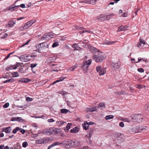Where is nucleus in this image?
<instances>
[{"label":"nucleus","instance_id":"1","mask_svg":"<svg viewBox=\"0 0 149 149\" xmlns=\"http://www.w3.org/2000/svg\"><path fill=\"white\" fill-rule=\"evenodd\" d=\"M143 118L142 115L135 114L132 116L131 120L133 122H140L143 119Z\"/></svg>","mask_w":149,"mask_h":149},{"label":"nucleus","instance_id":"2","mask_svg":"<svg viewBox=\"0 0 149 149\" xmlns=\"http://www.w3.org/2000/svg\"><path fill=\"white\" fill-rule=\"evenodd\" d=\"M92 58L96 62L99 63L102 62L103 60L105 59V56L104 55L99 54L97 55H94L92 56Z\"/></svg>","mask_w":149,"mask_h":149},{"label":"nucleus","instance_id":"3","mask_svg":"<svg viewBox=\"0 0 149 149\" xmlns=\"http://www.w3.org/2000/svg\"><path fill=\"white\" fill-rule=\"evenodd\" d=\"M96 70L100 76L104 75L106 72V68L102 67L100 65H97L96 67Z\"/></svg>","mask_w":149,"mask_h":149},{"label":"nucleus","instance_id":"4","mask_svg":"<svg viewBox=\"0 0 149 149\" xmlns=\"http://www.w3.org/2000/svg\"><path fill=\"white\" fill-rule=\"evenodd\" d=\"M91 62L92 60L89 59L84 63V65L82 66L84 72H86L88 71V66L90 65Z\"/></svg>","mask_w":149,"mask_h":149},{"label":"nucleus","instance_id":"5","mask_svg":"<svg viewBox=\"0 0 149 149\" xmlns=\"http://www.w3.org/2000/svg\"><path fill=\"white\" fill-rule=\"evenodd\" d=\"M113 15H100L96 17V18L97 19L100 20H109L111 18V16Z\"/></svg>","mask_w":149,"mask_h":149},{"label":"nucleus","instance_id":"6","mask_svg":"<svg viewBox=\"0 0 149 149\" xmlns=\"http://www.w3.org/2000/svg\"><path fill=\"white\" fill-rule=\"evenodd\" d=\"M53 128H47L43 130L42 133L46 135H49L53 133Z\"/></svg>","mask_w":149,"mask_h":149},{"label":"nucleus","instance_id":"7","mask_svg":"<svg viewBox=\"0 0 149 149\" xmlns=\"http://www.w3.org/2000/svg\"><path fill=\"white\" fill-rule=\"evenodd\" d=\"M36 47H38V48L45 47V48H48L49 47V45L48 44L45 42H43L39 44L38 45H36Z\"/></svg>","mask_w":149,"mask_h":149},{"label":"nucleus","instance_id":"8","mask_svg":"<svg viewBox=\"0 0 149 149\" xmlns=\"http://www.w3.org/2000/svg\"><path fill=\"white\" fill-rule=\"evenodd\" d=\"M130 132L133 133L139 132V127H133L130 130Z\"/></svg>","mask_w":149,"mask_h":149},{"label":"nucleus","instance_id":"9","mask_svg":"<svg viewBox=\"0 0 149 149\" xmlns=\"http://www.w3.org/2000/svg\"><path fill=\"white\" fill-rule=\"evenodd\" d=\"M97 107H87L85 109V111L87 112H93L96 111L97 110Z\"/></svg>","mask_w":149,"mask_h":149},{"label":"nucleus","instance_id":"10","mask_svg":"<svg viewBox=\"0 0 149 149\" xmlns=\"http://www.w3.org/2000/svg\"><path fill=\"white\" fill-rule=\"evenodd\" d=\"M66 146L68 147V148L73 147L74 145V141L72 140L68 141L66 144Z\"/></svg>","mask_w":149,"mask_h":149},{"label":"nucleus","instance_id":"11","mask_svg":"<svg viewBox=\"0 0 149 149\" xmlns=\"http://www.w3.org/2000/svg\"><path fill=\"white\" fill-rule=\"evenodd\" d=\"M50 34L48 33L47 35H44L43 37L42 38L40 39V40H48L50 37Z\"/></svg>","mask_w":149,"mask_h":149},{"label":"nucleus","instance_id":"12","mask_svg":"<svg viewBox=\"0 0 149 149\" xmlns=\"http://www.w3.org/2000/svg\"><path fill=\"white\" fill-rule=\"evenodd\" d=\"M89 50L92 53H95L96 52H99V50L95 47L90 46L89 48Z\"/></svg>","mask_w":149,"mask_h":149},{"label":"nucleus","instance_id":"13","mask_svg":"<svg viewBox=\"0 0 149 149\" xmlns=\"http://www.w3.org/2000/svg\"><path fill=\"white\" fill-rule=\"evenodd\" d=\"M46 139H40L37 140L36 141V144L45 143H46Z\"/></svg>","mask_w":149,"mask_h":149},{"label":"nucleus","instance_id":"14","mask_svg":"<svg viewBox=\"0 0 149 149\" xmlns=\"http://www.w3.org/2000/svg\"><path fill=\"white\" fill-rule=\"evenodd\" d=\"M139 128V132H145L148 129L147 127L145 126H141Z\"/></svg>","mask_w":149,"mask_h":149},{"label":"nucleus","instance_id":"15","mask_svg":"<svg viewBox=\"0 0 149 149\" xmlns=\"http://www.w3.org/2000/svg\"><path fill=\"white\" fill-rule=\"evenodd\" d=\"M28 57L27 56L22 55L19 58V59L22 61L26 62L28 61V60L26 58Z\"/></svg>","mask_w":149,"mask_h":149},{"label":"nucleus","instance_id":"16","mask_svg":"<svg viewBox=\"0 0 149 149\" xmlns=\"http://www.w3.org/2000/svg\"><path fill=\"white\" fill-rule=\"evenodd\" d=\"M115 137L118 140H120L122 139V134L120 133L117 134L115 135Z\"/></svg>","mask_w":149,"mask_h":149},{"label":"nucleus","instance_id":"17","mask_svg":"<svg viewBox=\"0 0 149 149\" xmlns=\"http://www.w3.org/2000/svg\"><path fill=\"white\" fill-rule=\"evenodd\" d=\"M82 126L84 128V129L85 130H86L88 129L89 125L88 123L85 121L84 122V123L82 124Z\"/></svg>","mask_w":149,"mask_h":149},{"label":"nucleus","instance_id":"18","mask_svg":"<svg viewBox=\"0 0 149 149\" xmlns=\"http://www.w3.org/2000/svg\"><path fill=\"white\" fill-rule=\"evenodd\" d=\"M10 128V127H3L2 128V132H4L6 133H10L11 131Z\"/></svg>","mask_w":149,"mask_h":149},{"label":"nucleus","instance_id":"19","mask_svg":"<svg viewBox=\"0 0 149 149\" xmlns=\"http://www.w3.org/2000/svg\"><path fill=\"white\" fill-rule=\"evenodd\" d=\"M93 128L90 129V130L88 131L87 135H86V136L91 138L93 133Z\"/></svg>","mask_w":149,"mask_h":149},{"label":"nucleus","instance_id":"20","mask_svg":"<svg viewBox=\"0 0 149 149\" xmlns=\"http://www.w3.org/2000/svg\"><path fill=\"white\" fill-rule=\"evenodd\" d=\"M127 28V27L125 26H119L118 27V29L117 30L118 32H120L122 31H125L126 29V28Z\"/></svg>","mask_w":149,"mask_h":149},{"label":"nucleus","instance_id":"21","mask_svg":"<svg viewBox=\"0 0 149 149\" xmlns=\"http://www.w3.org/2000/svg\"><path fill=\"white\" fill-rule=\"evenodd\" d=\"M61 143H60L58 142H54L52 144L49 145L47 149H50V148L52 147H53L56 145H59Z\"/></svg>","mask_w":149,"mask_h":149},{"label":"nucleus","instance_id":"22","mask_svg":"<svg viewBox=\"0 0 149 149\" xmlns=\"http://www.w3.org/2000/svg\"><path fill=\"white\" fill-rule=\"evenodd\" d=\"M19 82H22V83H27L30 81V79L28 78L22 79H20L18 81Z\"/></svg>","mask_w":149,"mask_h":149},{"label":"nucleus","instance_id":"23","mask_svg":"<svg viewBox=\"0 0 149 149\" xmlns=\"http://www.w3.org/2000/svg\"><path fill=\"white\" fill-rule=\"evenodd\" d=\"M30 23V22L29 21L27 22L25 25L23 26V29H27L31 26V25Z\"/></svg>","mask_w":149,"mask_h":149},{"label":"nucleus","instance_id":"24","mask_svg":"<svg viewBox=\"0 0 149 149\" xmlns=\"http://www.w3.org/2000/svg\"><path fill=\"white\" fill-rule=\"evenodd\" d=\"M15 80L13 78H11L10 79H8L5 81H3V82L4 83H6L9 82L12 83L14 82L15 81Z\"/></svg>","mask_w":149,"mask_h":149},{"label":"nucleus","instance_id":"25","mask_svg":"<svg viewBox=\"0 0 149 149\" xmlns=\"http://www.w3.org/2000/svg\"><path fill=\"white\" fill-rule=\"evenodd\" d=\"M15 65H10L6 68V70L7 71H9L11 70L14 69Z\"/></svg>","mask_w":149,"mask_h":149},{"label":"nucleus","instance_id":"26","mask_svg":"<svg viewBox=\"0 0 149 149\" xmlns=\"http://www.w3.org/2000/svg\"><path fill=\"white\" fill-rule=\"evenodd\" d=\"M112 66L114 68L113 69L116 70L119 68V66L118 63H113L112 64Z\"/></svg>","mask_w":149,"mask_h":149},{"label":"nucleus","instance_id":"27","mask_svg":"<svg viewBox=\"0 0 149 149\" xmlns=\"http://www.w3.org/2000/svg\"><path fill=\"white\" fill-rule=\"evenodd\" d=\"M116 41H110L109 40H105L104 42V44L106 45H111L114 44Z\"/></svg>","mask_w":149,"mask_h":149},{"label":"nucleus","instance_id":"28","mask_svg":"<svg viewBox=\"0 0 149 149\" xmlns=\"http://www.w3.org/2000/svg\"><path fill=\"white\" fill-rule=\"evenodd\" d=\"M14 5H12L10 6H9L8 7V10L9 11H14L15 10V7L13 6Z\"/></svg>","mask_w":149,"mask_h":149},{"label":"nucleus","instance_id":"29","mask_svg":"<svg viewBox=\"0 0 149 149\" xmlns=\"http://www.w3.org/2000/svg\"><path fill=\"white\" fill-rule=\"evenodd\" d=\"M21 148L20 144L19 143H17L14 146V149H20Z\"/></svg>","mask_w":149,"mask_h":149},{"label":"nucleus","instance_id":"30","mask_svg":"<svg viewBox=\"0 0 149 149\" xmlns=\"http://www.w3.org/2000/svg\"><path fill=\"white\" fill-rule=\"evenodd\" d=\"M99 106L98 107H97L98 108H101V109H104V107H105V104L103 102H101L99 104Z\"/></svg>","mask_w":149,"mask_h":149},{"label":"nucleus","instance_id":"31","mask_svg":"<svg viewBox=\"0 0 149 149\" xmlns=\"http://www.w3.org/2000/svg\"><path fill=\"white\" fill-rule=\"evenodd\" d=\"M54 131H53V133H54L56 134H58L59 133L61 132V130L60 129H54L53 128Z\"/></svg>","mask_w":149,"mask_h":149},{"label":"nucleus","instance_id":"32","mask_svg":"<svg viewBox=\"0 0 149 149\" xmlns=\"http://www.w3.org/2000/svg\"><path fill=\"white\" fill-rule=\"evenodd\" d=\"M11 74L13 77H15L19 76V74L17 72H13L11 73Z\"/></svg>","mask_w":149,"mask_h":149},{"label":"nucleus","instance_id":"33","mask_svg":"<svg viewBox=\"0 0 149 149\" xmlns=\"http://www.w3.org/2000/svg\"><path fill=\"white\" fill-rule=\"evenodd\" d=\"M65 122L62 121H57L56 122V124L58 126H61L63 125Z\"/></svg>","mask_w":149,"mask_h":149},{"label":"nucleus","instance_id":"34","mask_svg":"<svg viewBox=\"0 0 149 149\" xmlns=\"http://www.w3.org/2000/svg\"><path fill=\"white\" fill-rule=\"evenodd\" d=\"M69 110L65 109H61V112L62 113H68Z\"/></svg>","mask_w":149,"mask_h":149},{"label":"nucleus","instance_id":"35","mask_svg":"<svg viewBox=\"0 0 149 149\" xmlns=\"http://www.w3.org/2000/svg\"><path fill=\"white\" fill-rule=\"evenodd\" d=\"M23 63H19L16 62L15 64V67L14 68V69H16L19 66H21V64H22Z\"/></svg>","mask_w":149,"mask_h":149},{"label":"nucleus","instance_id":"36","mask_svg":"<svg viewBox=\"0 0 149 149\" xmlns=\"http://www.w3.org/2000/svg\"><path fill=\"white\" fill-rule=\"evenodd\" d=\"M114 116L112 115H108L106 116L105 118L107 120L113 119Z\"/></svg>","mask_w":149,"mask_h":149},{"label":"nucleus","instance_id":"37","mask_svg":"<svg viewBox=\"0 0 149 149\" xmlns=\"http://www.w3.org/2000/svg\"><path fill=\"white\" fill-rule=\"evenodd\" d=\"M88 3L89 4L94 5L96 3L95 0H88Z\"/></svg>","mask_w":149,"mask_h":149},{"label":"nucleus","instance_id":"38","mask_svg":"<svg viewBox=\"0 0 149 149\" xmlns=\"http://www.w3.org/2000/svg\"><path fill=\"white\" fill-rule=\"evenodd\" d=\"M20 130V128L19 127H17L13 130V133L14 134L16 133L17 131Z\"/></svg>","mask_w":149,"mask_h":149},{"label":"nucleus","instance_id":"39","mask_svg":"<svg viewBox=\"0 0 149 149\" xmlns=\"http://www.w3.org/2000/svg\"><path fill=\"white\" fill-rule=\"evenodd\" d=\"M72 124L71 123H68L67 125L66 126V128L67 129V130H65V131L66 132V131H68L69 129L70 128V126L72 125Z\"/></svg>","mask_w":149,"mask_h":149},{"label":"nucleus","instance_id":"40","mask_svg":"<svg viewBox=\"0 0 149 149\" xmlns=\"http://www.w3.org/2000/svg\"><path fill=\"white\" fill-rule=\"evenodd\" d=\"M115 93L117 94L118 95H120L121 94H125V92L124 91H121L120 92H115Z\"/></svg>","mask_w":149,"mask_h":149},{"label":"nucleus","instance_id":"41","mask_svg":"<svg viewBox=\"0 0 149 149\" xmlns=\"http://www.w3.org/2000/svg\"><path fill=\"white\" fill-rule=\"evenodd\" d=\"M58 45H59V43H58V42H54L53 43V44L52 46V47L54 48V47L58 46Z\"/></svg>","mask_w":149,"mask_h":149},{"label":"nucleus","instance_id":"42","mask_svg":"<svg viewBox=\"0 0 149 149\" xmlns=\"http://www.w3.org/2000/svg\"><path fill=\"white\" fill-rule=\"evenodd\" d=\"M11 52L4 59V60H7L8 58L10 56V55L13 54V53H14V52Z\"/></svg>","mask_w":149,"mask_h":149},{"label":"nucleus","instance_id":"43","mask_svg":"<svg viewBox=\"0 0 149 149\" xmlns=\"http://www.w3.org/2000/svg\"><path fill=\"white\" fill-rule=\"evenodd\" d=\"M122 120L125 122H127L128 123H130L131 122V120L127 118H123Z\"/></svg>","mask_w":149,"mask_h":149},{"label":"nucleus","instance_id":"44","mask_svg":"<svg viewBox=\"0 0 149 149\" xmlns=\"http://www.w3.org/2000/svg\"><path fill=\"white\" fill-rule=\"evenodd\" d=\"M88 139L87 140V142L88 144H90L92 143V141L91 139V138L87 137Z\"/></svg>","mask_w":149,"mask_h":149},{"label":"nucleus","instance_id":"45","mask_svg":"<svg viewBox=\"0 0 149 149\" xmlns=\"http://www.w3.org/2000/svg\"><path fill=\"white\" fill-rule=\"evenodd\" d=\"M22 145L23 147L25 148L28 146V144L27 142L25 141L22 143Z\"/></svg>","mask_w":149,"mask_h":149},{"label":"nucleus","instance_id":"46","mask_svg":"<svg viewBox=\"0 0 149 149\" xmlns=\"http://www.w3.org/2000/svg\"><path fill=\"white\" fill-rule=\"evenodd\" d=\"M80 48L78 44L75 43V50H79Z\"/></svg>","mask_w":149,"mask_h":149},{"label":"nucleus","instance_id":"47","mask_svg":"<svg viewBox=\"0 0 149 149\" xmlns=\"http://www.w3.org/2000/svg\"><path fill=\"white\" fill-rule=\"evenodd\" d=\"M81 117L80 116H76L75 117V120H78L79 121H81Z\"/></svg>","mask_w":149,"mask_h":149},{"label":"nucleus","instance_id":"48","mask_svg":"<svg viewBox=\"0 0 149 149\" xmlns=\"http://www.w3.org/2000/svg\"><path fill=\"white\" fill-rule=\"evenodd\" d=\"M75 28H76L75 30H80L82 29H83V27L82 26H75Z\"/></svg>","mask_w":149,"mask_h":149},{"label":"nucleus","instance_id":"49","mask_svg":"<svg viewBox=\"0 0 149 149\" xmlns=\"http://www.w3.org/2000/svg\"><path fill=\"white\" fill-rule=\"evenodd\" d=\"M9 103L8 102L6 103L3 106V108H7L9 106Z\"/></svg>","mask_w":149,"mask_h":149},{"label":"nucleus","instance_id":"50","mask_svg":"<svg viewBox=\"0 0 149 149\" xmlns=\"http://www.w3.org/2000/svg\"><path fill=\"white\" fill-rule=\"evenodd\" d=\"M15 120L16 121H19L21 120H23L22 118L20 117H15Z\"/></svg>","mask_w":149,"mask_h":149},{"label":"nucleus","instance_id":"51","mask_svg":"<svg viewBox=\"0 0 149 149\" xmlns=\"http://www.w3.org/2000/svg\"><path fill=\"white\" fill-rule=\"evenodd\" d=\"M37 65V63H32L31 64V68H33L36 67Z\"/></svg>","mask_w":149,"mask_h":149},{"label":"nucleus","instance_id":"52","mask_svg":"<svg viewBox=\"0 0 149 149\" xmlns=\"http://www.w3.org/2000/svg\"><path fill=\"white\" fill-rule=\"evenodd\" d=\"M138 71L140 72H144V70L142 68H139L138 69Z\"/></svg>","mask_w":149,"mask_h":149},{"label":"nucleus","instance_id":"53","mask_svg":"<svg viewBox=\"0 0 149 149\" xmlns=\"http://www.w3.org/2000/svg\"><path fill=\"white\" fill-rule=\"evenodd\" d=\"M119 125L122 127H124V125L123 122H120L119 124Z\"/></svg>","mask_w":149,"mask_h":149},{"label":"nucleus","instance_id":"54","mask_svg":"<svg viewBox=\"0 0 149 149\" xmlns=\"http://www.w3.org/2000/svg\"><path fill=\"white\" fill-rule=\"evenodd\" d=\"M26 100L27 101H32L33 99L29 97H27L26 98Z\"/></svg>","mask_w":149,"mask_h":149},{"label":"nucleus","instance_id":"55","mask_svg":"<svg viewBox=\"0 0 149 149\" xmlns=\"http://www.w3.org/2000/svg\"><path fill=\"white\" fill-rule=\"evenodd\" d=\"M8 36V34L7 33H6L4 34V35L3 36L1 37V39H4L6 38Z\"/></svg>","mask_w":149,"mask_h":149},{"label":"nucleus","instance_id":"56","mask_svg":"<svg viewBox=\"0 0 149 149\" xmlns=\"http://www.w3.org/2000/svg\"><path fill=\"white\" fill-rule=\"evenodd\" d=\"M30 40H29L26 43L23 44L22 45L21 47H22L26 45H27L29 42Z\"/></svg>","mask_w":149,"mask_h":149},{"label":"nucleus","instance_id":"57","mask_svg":"<svg viewBox=\"0 0 149 149\" xmlns=\"http://www.w3.org/2000/svg\"><path fill=\"white\" fill-rule=\"evenodd\" d=\"M127 14L126 13H124L122 15V17H126L127 16Z\"/></svg>","mask_w":149,"mask_h":149},{"label":"nucleus","instance_id":"58","mask_svg":"<svg viewBox=\"0 0 149 149\" xmlns=\"http://www.w3.org/2000/svg\"><path fill=\"white\" fill-rule=\"evenodd\" d=\"M80 145V143L79 141H76V142H75V146H78Z\"/></svg>","mask_w":149,"mask_h":149},{"label":"nucleus","instance_id":"59","mask_svg":"<svg viewBox=\"0 0 149 149\" xmlns=\"http://www.w3.org/2000/svg\"><path fill=\"white\" fill-rule=\"evenodd\" d=\"M20 132L23 134H24L25 132V130L23 129H20Z\"/></svg>","mask_w":149,"mask_h":149},{"label":"nucleus","instance_id":"60","mask_svg":"<svg viewBox=\"0 0 149 149\" xmlns=\"http://www.w3.org/2000/svg\"><path fill=\"white\" fill-rule=\"evenodd\" d=\"M81 149H89V148L87 146H84L81 147Z\"/></svg>","mask_w":149,"mask_h":149},{"label":"nucleus","instance_id":"61","mask_svg":"<svg viewBox=\"0 0 149 149\" xmlns=\"http://www.w3.org/2000/svg\"><path fill=\"white\" fill-rule=\"evenodd\" d=\"M139 42H141V43L143 44V45L145 44V42L144 40L141 39H140Z\"/></svg>","mask_w":149,"mask_h":149},{"label":"nucleus","instance_id":"62","mask_svg":"<svg viewBox=\"0 0 149 149\" xmlns=\"http://www.w3.org/2000/svg\"><path fill=\"white\" fill-rule=\"evenodd\" d=\"M58 82V81L57 80H56V81H54V82H53V83H51L50 85V86H51V85H54V84H55V83H57V82Z\"/></svg>","mask_w":149,"mask_h":149},{"label":"nucleus","instance_id":"63","mask_svg":"<svg viewBox=\"0 0 149 149\" xmlns=\"http://www.w3.org/2000/svg\"><path fill=\"white\" fill-rule=\"evenodd\" d=\"M74 69V66H73L71 67L70 68V70L71 71H73Z\"/></svg>","mask_w":149,"mask_h":149},{"label":"nucleus","instance_id":"64","mask_svg":"<svg viewBox=\"0 0 149 149\" xmlns=\"http://www.w3.org/2000/svg\"><path fill=\"white\" fill-rule=\"evenodd\" d=\"M54 119L52 118H51L48 120V122L49 123L52 122H54Z\"/></svg>","mask_w":149,"mask_h":149}]
</instances>
